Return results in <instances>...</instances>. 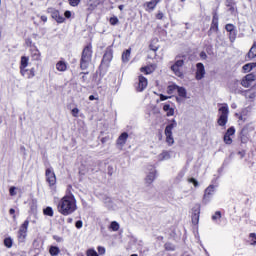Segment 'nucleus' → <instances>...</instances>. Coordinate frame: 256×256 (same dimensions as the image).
I'll use <instances>...</instances> for the list:
<instances>
[{
	"mask_svg": "<svg viewBox=\"0 0 256 256\" xmlns=\"http://www.w3.org/2000/svg\"><path fill=\"white\" fill-rule=\"evenodd\" d=\"M164 15L162 12H159L157 15H156V19H163Z\"/></svg>",
	"mask_w": 256,
	"mask_h": 256,
	"instance_id": "obj_53",
	"label": "nucleus"
},
{
	"mask_svg": "<svg viewBox=\"0 0 256 256\" xmlns=\"http://www.w3.org/2000/svg\"><path fill=\"white\" fill-rule=\"evenodd\" d=\"M118 9H119L120 11H123V9H125V6H124V5H120V6H118Z\"/></svg>",
	"mask_w": 256,
	"mask_h": 256,
	"instance_id": "obj_60",
	"label": "nucleus"
},
{
	"mask_svg": "<svg viewBox=\"0 0 256 256\" xmlns=\"http://www.w3.org/2000/svg\"><path fill=\"white\" fill-rule=\"evenodd\" d=\"M245 97H246V99L253 100V99H255L256 94H255V92L248 90L245 92Z\"/></svg>",
	"mask_w": 256,
	"mask_h": 256,
	"instance_id": "obj_35",
	"label": "nucleus"
},
{
	"mask_svg": "<svg viewBox=\"0 0 256 256\" xmlns=\"http://www.w3.org/2000/svg\"><path fill=\"white\" fill-rule=\"evenodd\" d=\"M68 2L71 7H77L81 3V0H68Z\"/></svg>",
	"mask_w": 256,
	"mask_h": 256,
	"instance_id": "obj_39",
	"label": "nucleus"
},
{
	"mask_svg": "<svg viewBox=\"0 0 256 256\" xmlns=\"http://www.w3.org/2000/svg\"><path fill=\"white\" fill-rule=\"evenodd\" d=\"M182 3L185 2V0H180Z\"/></svg>",
	"mask_w": 256,
	"mask_h": 256,
	"instance_id": "obj_64",
	"label": "nucleus"
},
{
	"mask_svg": "<svg viewBox=\"0 0 256 256\" xmlns=\"http://www.w3.org/2000/svg\"><path fill=\"white\" fill-rule=\"evenodd\" d=\"M64 16L66 19H71V11L69 10L65 11Z\"/></svg>",
	"mask_w": 256,
	"mask_h": 256,
	"instance_id": "obj_50",
	"label": "nucleus"
},
{
	"mask_svg": "<svg viewBox=\"0 0 256 256\" xmlns=\"http://www.w3.org/2000/svg\"><path fill=\"white\" fill-rule=\"evenodd\" d=\"M103 201H104V205H106L108 209H113V200L111 198L105 197Z\"/></svg>",
	"mask_w": 256,
	"mask_h": 256,
	"instance_id": "obj_32",
	"label": "nucleus"
},
{
	"mask_svg": "<svg viewBox=\"0 0 256 256\" xmlns=\"http://www.w3.org/2000/svg\"><path fill=\"white\" fill-rule=\"evenodd\" d=\"M212 221L214 223H219V221H221V211H216L214 215H212Z\"/></svg>",
	"mask_w": 256,
	"mask_h": 256,
	"instance_id": "obj_30",
	"label": "nucleus"
},
{
	"mask_svg": "<svg viewBox=\"0 0 256 256\" xmlns=\"http://www.w3.org/2000/svg\"><path fill=\"white\" fill-rule=\"evenodd\" d=\"M71 113L73 117H79V108L72 109Z\"/></svg>",
	"mask_w": 256,
	"mask_h": 256,
	"instance_id": "obj_46",
	"label": "nucleus"
},
{
	"mask_svg": "<svg viewBox=\"0 0 256 256\" xmlns=\"http://www.w3.org/2000/svg\"><path fill=\"white\" fill-rule=\"evenodd\" d=\"M159 1L161 0H151L150 2L146 3V11H153V9H155V7H157V4L159 3Z\"/></svg>",
	"mask_w": 256,
	"mask_h": 256,
	"instance_id": "obj_23",
	"label": "nucleus"
},
{
	"mask_svg": "<svg viewBox=\"0 0 256 256\" xmlns=\"http://www.w3.org/2000/svg\"><path fill=\"white\" fill-rule=\"evenodd\" d=\"M199 215H193L192 214V223L193 225H197L199 223Z\"/></svg>",
	"mask_w": 256,
	"mask_h": 256,
	"instance_id": "obj_42",
	"label": "nucleus"
},
{
	"mask_svg": "<svg viewBox=\"0 0 256 256\" xmlns=\"http://www.w3.org/2000/svg\"><path fill=\"white\" fill-rule=\"evenodd\" d=\"M183 65H185V61L179 59L171 66V71H173L176 77H180V79H183Z\"/></svg>",
	"mask_w": 256,
	"mask_h": 256,
	"instance_id": "obj_8",
	"label": "nucleus"
},
{
	"mask_svg": "<svg viewBox=\"0 0 256 256\" xmlns=\"http://www.w3.org/2000/svg\"><path fill=\"white\" fill-rule=\"evenodd\" d=\"M255 67H256V63H248L243 66V71L245 73H249V71H253Z\"/></svg>",
	"mask_w": 256,
	"mask_h": 256,
	"instance_id": "obj_28",
	"label": "nucleus"
},
{
	"mask_svg": "<svg viewBox=\"0 0 256 256\" xmlns=\"http://www.w3.org/2000/svg\"><path fill=\"white\" fill-rule=\"evenodd\" d=\"M9 213H10V215H15V209L11 208V209L9 210Z\"/></svg>",
	"mask_w": 256,
	"mask_h": 256,
	"instance_id": "obj_58",
	"label": "nucleus"
},
{
	"mask_svg": "<svg viewBox=\"0 0 256 256\" xmlns=\"http://www.w3.org/2000/svg\"><path fill=\"white\" fill-rule=\"evenodd\" d=\"M200 57L202 59H207V54H205V52H201Z\"/></svg>",
	"mask_w": 256,
	"mask_h": 256,
	"instance_id": "obj_55",
	"label": "nucleus"
},
{
	"mask_svg": "<svg viewBox=\"0 0 256 256\" xmlns=\"http://www.w3.org/2000/svg\"><path fill=\"white\" fill-rule=\"evenodd\" d=\"M109 229L112 231H119V223H117V221L111 222Z\"/></svg>",
	"mask_w": 256,
	"mask_h": 256,
	"instance_id": "obj_36",
	"label": "nucleus"
},
{
	"mask_svg": "<svg viewBox=\"0 0 256 256\" xmlns=\"http://www.w3.org/2000/svg\"><path fill=\"white\" fill-rule=\"evenodd\" d=\"M44 215H47L48 217H53L54 212H53V208L48 206L43 210Z\"/></svg>",
	"mask_w": 256,
	"mask_h": 256,
	"instance_id": "obj_34",
	"label": "nucleus"
},
{
	"mask_svg": "<svg viewBox=\"0 0 256 256\" xmlns=\"http://www.w3.org/2000/svg\"><path fill=\"white\" fill-rule=\"evenodd\" d=\"M25 44L27 45V47H33V40H31V38H27L25 40Z\"/></svg>",
	"mask_w": 256,
	"mask_h": 256,
	"instance_id": "obj_47",
	"label": "nucleus"
},
{
	"mask_svg": "<svg viewBox=\"0 0 256 256\" xmlns=\"http://www.w3.org/2000/svg\"><path fill=\"white\" fill-rule=\"evenodd\" d=\"M76 229H81L83 227V221L78 220L75 224Z\"/></svg>",
	"mask_w": 256,
	"mask_h": 256,
	"instance_id": "obj_48",
	"label": "nucleus"
},
{
	"mask_svg": "<svg viewBox=\"0 0 256 256\" xmlns=\"http://www.w3.org/2000/svg\"><path fill=\"white\" fill-rule=\"evenodd\" d=\"M255 57H256V42L253 43L252 47L247 53L246 59L248 61H251V59H255Z\"/></svg>",
	"mask_w": 256,
	"mask_h": 256,
	"instance_id": "obj_19",
	"label": "nucleus"
},
{
	"mask_svg": "<svg viewBox=\"0 0 256 256\" xmlns=\"http://www.w3.org/2000/svg\"><path fill=\"white\" fill-rule=\"evenodd\" d=\"M30 51L33 61H41V52L37 49V46H33Z\"/></svg>",
	"mask_w": 256,
	"mask_h": 256,
	"instance_id": "obj_17",
	"label": "nucleus"
},
{
	"mask_svg": "<svg viewBox=\"0 0 256 256\" xmlns=\"http://www.w3.org/2000/svg\"><path fill=\"white\" fill-rule=\"evenodd\" d=\"M113 59V51L111 50H106L104 56H103V61L106 63H110V61Z\"/></svg>",
	"mask_w": 256,
	"mask_h": 256,
	"instance_id": "obj_26",
	"label": "nucleus"
},
{
	"mask_svg": "<svg viewBox=\"0 0 256 256\" xmlns=\"http://www.w3.org/2000/svg\"><path fill=\"white\" fill-rule=\"evenodd\" d=\"M176 91L178 92L179 97L187 99V90L184 87L177 86Z\"/></svg>",
	"mask_w": 256,
	"mask_h": 256,
	"instance_id": "obj_27",
	"label": "nucleus"
},
{
	"mask_svg": "<svg viewBox=\"0 0 256 256\" xmlns=\"http://www.w3.org/2000/svg\"><path fill=\"white\" fill-rule=\"evenodd\" d=\"M97 249L99 255H105V247L99 246Z\"/></svg>",
	"mask_w": 256,
	"mask_h": 256,
	"instance_id": "obj_49",
	"label": "nucleus"
},
{
	"mask_svg": "<svg viewBox=\"0 0 256 256\" xmlns=\"http://www.w3.org/2000/svg\"><path fill=\"white\" fill-rule=\"evenodd\" d=\"M93 57V47L91 44L85 46V48L82 51V57L80 61V67L82 71H85V69L89 68V65H91V59Z\"/></svg>",
	"mask_w": 256,
	"mask_h": 256,
	"instance_id": "obj_3",
	"label": "nucleus"
},
{
	"mask_svg": "<svg viewBox=\"0 0 256 256\" xmlns=\"http://www.w3.org/2000/svg\"><path fill=\"white\" fill-rule=\"evenodd\" d=\"M140 71H141V73H145L146 75H150V73H153V71H155V65L142 67L140 69Z\"/></svg>",
	"mask_w": 256,
	"mask_h": 256,
	"instance_id": "obj_25",
	"label": "nucleus"
},
{
	"mask_svg": "<svg viewBox=\"0 0 256 256\" xmlns=\"http://www.w3.org/2000/svg\"><path fill=\"white\" fill-rule=\"evenodd\" d=\"M67 223H73V218H68Z\"/></svg>",
	"mask_w": 256,
	"mask_h": 256,
	"instance_id": "obj_61",
	"label": "nucleus"
},
{
	"mask_svg": "<svg viewBox=\"0 0 256 256\" xmlns=\"http://www.w3.org/2000/svg\"><path fill=\"white\" fill-rule=\"evenodd\" d=\"M188 183H192L194 187H199V181L195 178H188Z\"/></svg>",
	"mask_w": 256,
	"mask_h": 256,
	"instance_id": "obj_40",
	"label": "nucleus"
},
{
	"mask_svg": "<svg viewBox=\"0 0 256 256\" xmlns=\"http://www.w3.org/2000/svg\"><path fill=\"white\" fill-rule=\"evenodd\" d=\"M127 139H129V134H127V132H123L117 139V145L124 147L125 143H127Z\"/></svg>",
	"mask_w": 256,
	"mask_h": 256,
	"instance_id": "obj_18",
	"label": "nucleus"
},
{
	"mask_svg": "<svg viewBox=\"0 0 256 256\" xmlns=\"http://www.w3.org/2000/svg\"><path fill=\"white\" fill-rule=\"evenodd\" d=\"M229 121V105L227 103L221 104V107L218 109V120L217 124L219 127H225Z\"/></svg>",
	"mask_w": 256,
	"mask_h": 256,
	"instance_id": "obj_4",
	"label": "nucleus"
},
{
	"mask_svg": "<svg viewBox=\"0 0 256 256\" xmlns=\"http://www.w3.org/2000/svg\"><path fill=\"white\" fill-rule=\"evenodd\" d=\"M251 240V245H256V234L255 233H250L249 235Z\"/></svg>",
	"mask_w": 256,
	"mask_h": 256,
	"instance_id": "obj_43",
	"label": "nucleus"
},
{
	"mask_svg": "<svg viewBox=\"0 0 256 256\" xmlns=\"http://www.w3.org/2000/svg\"><path fill=\"white\" fill-rule=\"evenodd\" d=\"M45 175L49 187H55V185L57 184V176L55 175V171H53V168H47Z\"/></svg>",
	"mask_w": 256,
	"mask_h": 256,
	"instance_id": "obj_9",
	"label": "nucleus"
},
{
	"mask_svg": "<svg viewBox=\"0 0 256 256\" xmlns=\"http://www.w3.org/2000/svg\"><path fill=\"white\" fill-rule=\"evenodd\" d=\"M56 69L61 72L67 71V62L60 60L56 63Z\"/></svg>",
	"mask_w": 256,
	"mask_h": 256,
	"instance_id": "obj_22",
	"label": "nucleus"
},
{
	"mask_svg": "<svg viewBox=\"0 0 256 256\" xmlns=\"http://www.w3.org/2000/svg\"><path fill=\"white\" fill-rule=\"evenodd\" d=\"M28 229H29V220H25L23 224L20 226L17 233L18 243H25V241L27 240Z\"/></svg>",
	"mask_w": 256,
	"mask_h": 256,
	"instance_id": "obj_7",
	"label": "nucleus"
},
{
	"mask_svg": "<svg viewBox=\"0 0 256 256\" xmlns=\"http://www.w3.org/2000/svg\"><path fill=\"white\" fill-rule=\"evenodd\" d=\"M95 99H97V98H95L93 95L89 96V101H95Z\"/></svg>",
	"mask_w": 256,
	"mask_h": 256,
	"instance_id": "obj_59",
	"label": "nucleus"
},
{
	"mask_svg": "<svg viewBox=\"0 0 256 256\" xmlns=\"http://www.w3.org/2000/svg\"><path fill=\"white\" fill-rule=\"evenodd\" d=\"M156 175L157 170H155V168H151L150 172L147 174L145 178V185H147V187H149V185H151L153 181H155Z\"/></svg>",
	"mask_w": 256,
	"mask_h": 256,
	"instance_id": "obj_15",
	"label": "nucleus"
},
{
	"mask_svg": "<svg viewBox=\"0 0 256 256\" xmlns=\"http://www.w3.org/2000/svg\"><path fill=\"white\" fill-rule=\"evenodd\" d=\"M4 245L7 247V249H11L13 247V239L11 237L5 238Z\"/></svg>",
	"mask_w": 256,
	"mask_h": 256,
	"instance_id": "obj_31",
	"label": "nucleus"
},
{
	"mask_svg": "<svg viewBox=\"0 0 256 256\" xmlns=\"http://www.w3.org/2000/svg\"><path fill=\"white\" fill-rule=\"evenodd\" d=\"M147 85H149V82L147 81V78L144 76H139L138 77V84L136 86V91L138 93H141L147 89Z\"/></svg>",
	"mask_w": 256,
	"mask_h": 256,
	"instance_id": "obj_10",
	"label": "nucleus"
},
{
	"mask_svg": "<svg viewBox=\"0 0 256 256\" xmlns=\"http://www.w3.org/2000/svg\"><path fill=\"white\" fill-rule=\"evenodd\" d=\"M117 23H119V18H117V17L110 18L111 25H117Z\"/></svg>",
	"mask_w": 256,
	"mask_h": 256,
	"instance_id": "obj_44",
	"label": "nucleus"
},
{
	"mask_svg": "<svg viewBox=\"0 0 256 256\" xmlns=\"http://www.w3.org/2000/svg\"><path fill=\"white\" fill-rule=\"evenodd\" d=\"M205 77V66L203 63L196 64V79L197 81H201Z\"/></svg>",
	"mask_w": 256,
	"mask_h": 256,
	"instance_id": "obj_14",
	"label": "nucleus"
},
{
	"mask_svg": "<svg viewBox=\"0 0 256 256\" xmlns=\"http://www.w3.org/2000/svg\"><path fill=\"white\" fill-rule=\"evenodd\" d=\"M86 255L87 256H99V254L97 253V251H95V249H88L86 251Z\"/></svg>",
	"mask_w": 256,
	"mask_h": 256,
	"instance_id": "obj_38",
	"label": "nucleus"
},
{
	"mask_svg": "<svg viewBox=\"0 0 256 256\" xmlns=\"http://www.w3.org/2000/svg\"><path fill=\"white\" fill-rule=\"evenodd\" d=\"M167 99H169L168 96H165L163 94H160V101H167Z\"/></svg>",
	"mask_w": 256,
	"mask_h": 256,
	"instance_id": "obj_52",
	"label": "nucleus"
},
{
	"mask_svg": "<svg viewBox=\"0 0 256 256\" xmlns=\"http://www.w3.org/2000/svg\"><path fill=\"white\" fill-rule=\"evenodd\" d=\"M177 127V121L172 119L170 123L166 126L164 133L166 137V143L171 147L175 143V139L173 138V130Z\"/></svg>",
	"mask_w": 256,
	"mask_h": 256,
	"instance_id": "obj_5",
	"label": "nucleus"
},
{
	"mask_svg": "<svg viewBox=\"0 0 256 256\" xmlns=\"http://www.w3.org/2000/svg\"><path fill=\"white\" fill-rule=\"evenodd\" d=\"M49 253L51 256H57L61 253V250L57 246H50Z\"/></svg>",
	"mask_w": 256,
	"mask_h": 256,
	"instance_id": "obj_29",
	"label": "nucleus"
},
{
	"mask_svg": "<svg viewBox=\"0 0 256 256\" xmlns=\"http://www.w3.org/2000/svg\"><path fill=\"white\" fill-rule=\"evenodd\" d=\"M70 189L71 186H68L66 195L63 196L57 204L58 213H60V215H64V217L73 215V213L77 211V199L75 198V195L71 193Z\"/></svg>",
	"mask_w": 256,
	"mask_h": 256,
	"instance_id": "obj_1",
	"label": "nucleus"
},
{
	"mask_svg": "<svg viewBox=\"0 0 256 256\" xmlns=\"http://www.w3.org/2000/svg\"><path fill=\"white\" fill-rule=\"evenodd\" d=\"M163 111L166 113L167 117H173L175 115V109L169 104L163 106Z\"/></svg>",
	"mask_w": 256,
	"mask_h": 256,
	"instance_id": "obj_20",
	"label": "nucleus"
},
{
	"mask_svg": "<svg viewBox=\"0 0 256 256\" xmlns=\"http://www.w3.org/2000/svg\"><path fill=\"white\" fill-rule=\"evenodd\" d=\"M165 249H166V251H175V246H173V244H171V243H166Z\"/></svg>",
	"mask_w": 256,
	"mask_h": 256,
	"instance_id": "obj_41",
	"label": "nucleus"
},
{
	"mask_svg": "<svg viewBox=\"0 0 256 256\" xmlns=\"http://www.w3.org/2000/svg\"><path fill=\"white\" fill-rule=\"evenodd\" d=\"M231 107H232V109H235V108L237 107V104H236V103H233V104L231 105Z\"/></svg>",
	"mask_w": 256,
	"mask_h": 256,
	"instance_id": "obj_62",
	"label": "nucleus"
},
{
	"mask_svg": "<svg viewBox=\"0 0 256 256\" xmlns=\"http://www.w3.org/2000/svg\"><path fill=\"white\" fill-rule=\"evenodd\" d=\"M131 58V48L127 49L122 53V61L123 63H129V59Z\"/></svg>",
	"mask_w": 256,
	"mask_h": 256,
	"instance_id": "obj_24",
	"label": "nucleus"
},
{
	"mask_svg": "<svg viewBox=\"0 0 256 256\" xmlns=\"http://www.w3.org/2000/svg\"><path fill=\"white\" fill-rule=\"evenodd\" d=\"M151 51H157L159 49L157 46L150 45Z\"/></svg>",
	"mask_w": 256,
	"mask_h": 256,
	"instance_id": "obj_56",
	"label": "nucleus"
},
{
	"mask_svg": "<svg viewBox=\"0 0 256 256\" xmlns=\"http://www.w3.org/2000/svg\"><path fill=\"white\" fill-rule=\"evenodd\" d=\"M130 256H137V254H132V255H130Z\"/></svg>",
	"mask_w": 256,
	"mask_h": 256,
	"instance_id": "obj_63",
	"label": "nucleus"
},
{
	"mask_svg": "<svg viewBox=\"0 0 256 256\" xmlns=\"http://www.w3.org/2000/svg\"><path fill=\"white\" fill-rule=\"evenodd\" d=\"M15 189H17L15 186L10 187L9 192L11 197H15V195H17V192H15Z\"/></svg>",
	"mask_w": 256,
	"mask_h": 256,
	"instance_id": "obj_45",
	"label": "nucleus"
},
{
	"mask_svg": "<svg viewBox=\"0 0 256 256\" xmlns=\"http://www.w3.org/2000/svg\"><path fill=\"white\" fill-rule=\"evenodd\" d=\"M173 155V151L163 150L162 153L157 155V161H169Z\"/></svg>",
	"mask_w": 256,
	"mask_h": 256,
	"instance_id": "obj_16",
	"label": "nucleus"
},
{
	"mask_svg": "<svg viewBox=\"0 0 256 256\" xmlns=\"http://www.w3.org/2000/svg\"><path fill=\"white\" fill-rule=\"evenodd\" d=\"M192 215H201V205L196 204L192 209Z\"/></svg>",
	"mask_w": 256,
	"mask_h": 256,
	"instance_id": "obj_33",
	"label": "nucleus"
},
{
	"mask_svg": "<svg viewBox=\"0 0 256 256\" xmlns=\"http://www.w3.org/2000/svg\"><path fill=\"white\" fill-rule=\"evenodd\" d=\"M217 25H218V20H217V18L214 16V17H213V20H212V27H217Z\"/></svg>",
	"mask_w": 256,
	"mask_h": 256,
	"instance_id": "obj_51",
	"label": "nucleus"
},
{
	"mask_svg": "<svg viewBox=\"0 0 256 256\" xmlns=\"http://www.w3.org/2000/svg\"><path fill=\"white\" fill-rule=\"evenodd\" d=\"M239 121H245V117H243V114H241L239 117H238Z\"/></svg>",
	"mask_w": 256,
	"mask_h": 256,
	"instance_id": "obj_57",
	"label": "nucleus"
},
{
	"mask_svg": "<svg viewBox=\"0 0 256 256\" xmlns=\"http://www.w3.org/2000/svg\"><path fill=\"white\" fill-rule=\"evenodd\" d=\"M217 191V185L210 184L205 190L204 195L202 198V203L204 205H207L208 203H211V199H213V195H215V192Z\"/></svg>",
	"mask_w": 256,
	"mask_h": 256,
	"instance_id": "obj_6",
	"label": "nucleus"
},
{
	"mask_svg": "<svg viewBox=\"0 0 256 256\" xmlns=\"http://www.w3.org/2000/svg\"><path fill=\"white\" fill-rule=\"evenodd\" d=\"M49 13L52 19H55L58 23H65V17L56 9H49Z\"/></svg>",
	"mask_w": 256,
	"mask_h": 256,
	"instance_id": "obj_13",
	"label": "nucleus"
},
{
	"mask_svg": "<svg viewBox=\"0 0 256 256\" xmlns=\"http://www.w3.org/2000/svg\"><path fill=\"white\" fill-rule=\"evenodd\" d=\"M226 31H228V33H230V40L232 42L235 41V26L233 24H227Z\"/></svg>",
	"mask_w": 256,
	"mask_h": 256,
	"instance_id": "obj_21",
	"label": "nucleus"
},
{
	"mask_svg": "<svg viewBox=\"0 0 256 256\" xmlns=\"http://www.w3.org/2000/svg\"><path fill=\"white\" fill-rule=\"evenodd\" d=\"M255 79H256V75L253 73L246 75L241 81L242 87H246V88L251 87V83H253Z\"/></svg>",
	"mask_w": 256,
	"mask_h": 256,
	"instance_id": "obj_11",
	"label": "nucleus"
},
{
	"mask_svg": "<svg viewBox=\"0 0 256 256\" xmlns=\"http://www.w3.org/2000/svg\"><path fill=\"white\" fill-rule=\"evenodd\" d=\"M233 135H235V127L228 128L227 132L224 134V143L226 145H231L233 143Z\"/></svg>",
	"mask_w": 256,
	"mask_h": 256,
	"instance_id": "obj_12",
	"label": "nucleus"
},
{
	"mask_svg": "<svg viewBox=\"0 0 256 256\" xmlns=\"http://www.w3.org/2000/svg\"><path fill=\"white\" fill-rule=\"evenodd\" d=\"M173 91H177V85H170L167 88V93L169 95H173Z\"/></svg>",
	"mask_w": 256,
	"mask_h": 256,
	"instance_id": "obj_37",
	"label": "nucleus"
},
{
	"mask_svg": "<svg viewBox=\"0 0 256 256\" xmlns=\"http://www.w3.org/2000/svg\"><path fill=\"white\" fill-rule=\"evenodd\" d=\"M29 67V57L22 56L20 60V75L25 79H33L35 77V68L27 69Z\"/></svg>",
	"mask_w": 256,
	"mask_h": 256,
	"instance_id": "obj_2",
	"label": "nucleus"
},
{
	"mask_svg": "<svg viewBox=\"0 0 256 256\" xmlns=\"http://www.w3.org/2000/svg\"><path fill=\"white\" fill-rule=\"evenodd\" d=\"M41 21H43L44 23H47V16L43 15L40 17Z\"/></svg>",
	"mask_w": 256,
	"mask_h": 256,
	"instance_id": "obj_54",
	"label": "nucleus"
}]
</instances>
